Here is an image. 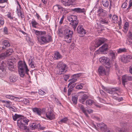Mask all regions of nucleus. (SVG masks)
I'll use <instances>...</instances> for the list:
<instances>
[{"label": "nucleus", "mask_w": 132, "mask_h": 132, "mask_svg": "<svg viewBox=\"0 0 132 132\" xmlns=\"http://www.w3.org/2000/svg\"><path fill=\"white\" fill-rule=\"evenodd\" d=\"M32 31L36 35L38 41L40 44L49 43L52 41L51 36L47 35L46 36H44L46 34V31H39L34 29H33Z\"/></svg>", "instance_id": "f257e3e1"}, {"label": "nucleus", "mask_w": 132, "mask_h": 132, "mask_svg": "<svg viewBox=\"0 0 132 132\" xmlns=\"http://www.w3.org/2000/svg\"><path fill=\"white\" fill-rule=\"evenodd\" d=\"M29 121V120L26 117L20 118L17 120V126L21 130H25L26 132H29L30 129H34L37 126L35 124H33L32 126L28 127L25 125H27L28 122Z\"/></svg>", "instance_id": "f03ea898"}, {"label": "nucleus", "mask_w": 132, "mask_h": 132, "mask_svg": "<svg viewBox=\"0 0 132 132\" xmlns=\"http://www.w3.org/2000/svg\"><path fill=\"white\" fill-rule=\"evenodd\" d=\"M67 19L69 21L71 22L70 24L72 26L73 29L75 30L79 22L78 20H77V16L75 15H72L68 16Z\"/></svg>", "instance_id": "7ed1b4c3"}, {"label": "nucleus", "mask_w": 132, "mask_h": 132, "mask_svg": "<svg viewBox=\"0 0 132 132\" xmlns=\"http://www.w3.org/2000/svg\"><path fill=\"white\" fill-rule=\"evenodd\" d=\"M73 31L69 29L64 30V36L65 41L68 43H70L72 39Z\"/></svg>", "instance_id": "20e7f679"}, {"label": "nucleus", "mask_w": 132, "mask_h": 132, "mask_svg": "<svg viewBox=\"0 0 132 132\" xmlns=\"http://www.w3.org/2000/svg\"><path fill=\"white\" fill-rule=\"evenodd\" d=\"M67 65L63 64L62 62H59L57 65L56 73L58 75H61L64 72Z\"/></svg>", "instance_id": "39448f33"}, {"label": "nucleus", "mask_w": 132, "mask_h": 132, "mask_svg": "<svg viewBox=\"0 0 132 132\" xmlns=\"http://www.w3.org/2000/svg\"><path fill=\"white\" fill-rule=\"evenodd\" d=\"M48 111L46 113V117L50 120L54 119L55 118V115L53 113V106H50Z\"/></svg>", "instance_id": "423d86ee"}, {"label": "nucleus", "mask_w": 132, "mask_h": 132, "mask_svg": "<svg viewBox=\"0 0 132 132\" xmlns=\"http://www.w3.org/2000/svg\"><path fill=\"white\" fill-rule=\"evenodd\" d=\"M18 70H22V69L25 70L26 73L28 75V72L29 70L28 69L27 66L24 61L22 62V61H20L18 63Z\"/></svg>", "instance_id": "0eeeda50"}, {"label": "nucleus", "mask_w": 132, "mask_h": 132, "mask_svg": "<svg viewBox=\"0 0 132 132\" xmlns=\"http://www.w3.org/2000/svg\"><path fill=\"white\" fill-rule=\"evenodd\" d=\"M108 17L110 19L112 18L111 21L114 23H118V25L119 26L121 23V20L120 17L119 18V20H118V16L116 15H114L112 16L111 14H109Z\"/></svg>", "instance_id": "6e6552de"}, {"label": "nucleus", "mask_w": 132, "mask_h": 132, "mask_svg": "<svg viewBox=\"0 0 132 132\" xmlns=\"http://www.w3.org/2000/svg\"><path fill=\"white\" fill-rule=\"evenodd\" d=\"M77 31L80 36L81 37L83 36L86 33V31L83 28L82 26L81 25H79L78 27Z\"/></svg>", "instance_id": "1a4fd4ad"}, {"label": "nucleus", "mask_w": 132, "mask_h": 132, "mask_svg": "<svg viewBox=\"0 0 132 132\" xmlns=\"http://www.w3.org/2000/svg\"><path fill=\"white\" fill-rule=\"evenodd\" d=\"M132 80V76L129 75H125L122 76V84L125 86V83L129 81Z\"/></svg>", "instance_id": "9d476101"}, {"label": "nucleus", "mask_w": 132, "mask_h": 132, "mask_svg": "<svg viewBox=\"0 0 132 132\" xmlns=\"http://www.w3.org/2000/svg\"><path fill=\"white\" fill-rule=\"evenodd\" d=\"M106 39L104 38H101L96 40L94 46L96 48L99 47L106 40Z\"/></svg>", "instance_id": "9b49d317"}, {"label": "nucleus", "mask_w": 132, "mask_h": 132, "mask_svg": "<svg viewBox=\"0 0 132 132\" xmlns=\"http://www.w3.org/2000/svg\"><path fill=\"white\" fill-rule=\"evenodd\" d=\"M81 75L80 73H77L73 75L72 76V79L69 80L70 82L68 85V86L71 85L73 83L76 82L77 80V78Z\"/></svg>", "instance_id": "f8f14e48"}, {"label": "nucleus", "mask_w": 132, "mask_h": 132, "mask_svg": "<svg viewBox=\"0 0 132 132\" xmlns=\"http://www.w3.org/2000/svg\"><path fill=\"white\" fill-rule=\"evenodd\" d=\"M32 110L35 114H36L40 116L41 115L42 113H45V109H43L42 110L39 108H32Z\"/></svg>", "instance_id": "ddd939ff"}, {"label": "nucleus", "mask_w": 132, "mask_h": 132, "mask_svg": "<svg viewBox=\"0 0 132 132\" xmlns=\"http://www.w3.org/2000/svg\"><path fill=\"white\" fill-rule=\"evenodd\" d=\"M53 10L55 12H58L60 11L61 13L63 11L64 9L60 5L56 4L53 6Z\"/></svg>", "instance_id": "4468645a"}, {"label": "nucleus", "mask_w": 132, "mask_h": 132, "mask_svg": "<svg viewBox=\"0 0 132 132\" xmlns=\"http://www.w3.org/2000/svg\"><path fill=\"white\" fill-rule=\"evenodd\" d=\"M13 52V50L12 48H10L6 50L4 53H2L0 55L1 57H3L4 58L10 55Z\"/></svg>", "instance_id": "2eb2a0df"}, {"label": "nucleus", "mask_w": 132, "mask_h": 132, "mask_svg": "<svg viewBox=\"0 0 132 132\" xmlns=\"http://www.w3.org/2000/svg\"><path fill=\"white\" fill-rule=\"evenodd\" d=\"M108 49V45L106 44H105L100 48L99 50L102 53L105 54L106 53Z\"/></svg>", "instance_id": "dca6fc26"}, {"label": "nucleus", "mask_w": 132, "mask_h": 132, "mask_svg": "<svg viewBox=\"0 0 132 132\" xmlns=\"http://www.w3.org/2000/svg\"><path fill=\"white\" fill-rule=\"evenodd\" d=\"M126 43L128 45H132V34L130 32L128 33V36L126 40Z\"/></svg>", "instance_id": "f3484780"}, {"label": "nucleus", "mask_w": 132, "mask_h": 132, "mask_svg": "<svg viewBox=\"0 0 132 132\" xmlns=\"http://www.w3.org/2000/svg\"><path fill=\"white\" fill-rule=\"evenodd\" d=\"M73 1L72 0H62V3L65 6H69L72 4Z\"/></svg>", "instance_id": "a211bd4d"}, {"label": "nucleus", "mask_w": 132, "mask_h": 132, "mask_svg": "<svg viewBox=\"0 0 132 132\" xmlns=\"http://www.w3.org/2000/svg\"><path fill=\"white\" fill-rule=\"evenodd\" d=\"M109 59L106 57L103 56L99 59L100 62L103 64L106 63L107 64H109Z\"/></svg>", "instance_id": "6ab92c4d"}, {"label": "nucleus", "mask_w": 132, "mask_h": 132, "mask_svg": "<svg viewBox=\"0 0 132 132\" xmlns=\"http://www.w3.org/2000/svg\"><path fill=\"white\" fill-rule=\"evenodd\" d=\"M88 98V96L86 94H84L80 97L79 101L82 104H84L86 100Z\"/></svg>", "instance_id": "aec40b11"}, {"label": "nucleus", "mask_w": 132, "mask_h": 132, "mask_svg": "<svg viewBox=\"0 0 132 132\" xmlns=\"http://www.w3.org/2000/svg\"><path fill=\"white\" fill-rule=\"evenodd\" d=\"M98 15L99 16H106V12L101 8H100L98 10Z\"/></svg>", "instance_id": "412c9836"}, {"label": "nucleus", "mask_w": 132, "mask_h": 132, "mask_svg": "<svg viewBox=\"0 0 132 132\" xmlns=\"http://www.w3.org/2000/svg\"><path fill=\"white\" fill-rule=\"evenodd\" d=\"M98 70L100 75H106L105 69L102 67H100L98 69Z\"/></svg>", "instance_id": "4be33fe9"}, {"label": "nucleus", "mask_w": 132, "mask_h": 132, "mask_svg": "<svg viewBox=\"0 0 132 132\" xmlns=\"http://www.w3.org/2000/svg\"><path fill=\"white\" fill-rule=\"evenodd\" d=\"M18 79V77L14 75H11L10 77V81L11 82H15Z\"/></svg>", "instance_id": "5701e85b"}, {"label": "nucleus", "mask_w": 132, "mask_h": 132, "mask_svg": "<svg viewBox=\"0 0 132 132\" xmlns=\"http://www.w3.org/2000/svg\"><path fill=\"white\" fill-rule=\"evenodd\" d=\"M71 10L77 13H83L85 11L84 9H81L80 8H77L72 9Z\"/></svg>", "instance_id": "b1692460"}, {"label": "nucleus", "mask_w": 132, "mask_h": 132, "mask_svg": "<svg viewBox=\"0 0 132 132\" xmlns=\"http://www.w3.org/2000/svg\"><path fill=\"white\" fill-rule=\"evenodd\" d=\"M99 21L102 24H108L109 23L108 20L107 18L104 19L102 18H100L99 19Z\"/></svg>", "instance_id": "393cba45"}, {"label": "nucleus", "mask_w": 132, "mask_h": 132, "mask_svg": "<svg viewBox=\"0 0 132 132\" xmlns=\"http://www.w3.org/2000/svg\"><path fill=\"white\" fill-rule=\"evenodd\" d=\"M54 57L53 58L55 60H58L62 57V56L60 54L57 52H55L54 54Z\"/></svg>", "instance_id": "a878e982"}, {"label": "nucleus", "mask_w": 132, "mask_h": 132, "mask_svg": "<svg viewBox=\"0 0 132 132\" xmlns=\"http://www.w3.org/2000/svg\"><path fill=\"white\" fill-rule=\"evenodd\" d=\"M8 68L10 71H12L14 70L13 63L12 62H10L9 63H9H8Z\"/></svg>", "instance_id": "bb28decb"}, {"label": "nucleus", "mask_w": 132, "mask_h": 132, "mask_svg": "<svg viewBox=\"0 0 132 132\" xmlns=\"http://www.w3.org/2000/svg\"><path fill=\"white\" fill-rule=\"evenodd\" d=\"M31 23L32 24V27L34 28H36L37 26H38L39 25V23L34 19H32V20Z\"/></svg>", "instance_id": "cd10ccee"}, {"label": "nucleus", "mask_w": 132, "mask_h": 132, "mask_svg": "<svg viewBox=\"0 0 132 132\" xmlns=\"http://www.w3.org/2000/svg\"><path fill=\"white\" fill-rule=\"evenodd\" d=\"M115 52L113 51H110L108 53V55L111 57L112 59H115L116 58L115 56Z\"/></svg>", "instance_id": "c85d7f7f"}, {"label": "nucleus", "mask_w": 132, "mask_h": 132, "mask_svg": "<svg viewBox=\"0 0 132 132\" xmlns=\"http://www.w3.org/2000/svg\"><path fill=\"white\" fill-rule=\"evenodd\" d=\"M94 101L91 99H88L86 101V104L87 105L91 106L94 103Z\"/></svg>", "instance_id": "c756f323"}, {"label": "nucleus", "mask_w": 132, "mask_h": 132, "mask_svg": "<svg viewBox=\"0 0 132 132\" xmlns=\"http://www.w3.org/2000/svg\"><path fill=\"white\" fill-rule=\"evenodd\" d=\"M102 3L104 6L108 7L109 5V2L107 0H102Z\"/></svg>", "instance_id": "7c9ffc66"}, {"label": "nucleus", "mask_w": 132, "mask_h": 132, "mask_svg": "<svg viewBox=\"0 0 132 132\" xmlns=\"http://www.w3.org/2000/svg\"><path fill=\"white\" fill-rule=\"evenodd\" d=\"M5 64L4 63L3 61H0V70L3 71L5 69Z\"/></svg>", "instance_id": "2f4dec72"}, {"label": "nucleus", "mask_w": 132, "mask_h": 132, "mask_svg": "<svg viewBox=\"0 0 132 132\" xmlns=\"http://www.w3.org/2000/svg\"><path fill=\"white\" fill-rule=\"evenodd\" d=\"M78 97L77 96H74L72 97V100L74 104H77V102Z\"/></svg>", "instance_id": "473e14b6"}, {"label": "nucleus", "mask_w": 132, "mask_h": 132, "mask_svg": "<svg viewBox=\"0 0 132 132\" xmlns=\"http://www.w3.org/2000/svg\"><path fill=\"white\" fill-rule=\"evenodd\" d=\"M24 69H22V70H18L19 73L20 77H23L24 76L25 74V72L24 71Z\"/></svg>", "instance_id": "72a5a7b5"}, {"label": "nucleus", "mask_w": 132, "mask_h": 132, "mask_svg": "<svg viewBox=\"0 0 132 132\" xmlns=\"http://www.w3.org/2000/svg\"><path fill=\"white\" fill-rule=\"evenodd\" d=\"M105 125V124L102 123L97 124V129H102L104 128V126Z\"/></svg>", "instance_id": "f704fd0d"}, {"label": "nucleus", "mask_w": 132, "mask_h": 132, "mask_svg": "<svg viewBox=\"0 0 132 132\" xmlns=\"http://www.w3.org/2000/svg\"><path fill=\"white\" fill-rule=\"evenodd\" d=\"M117 52L118 53H120L123 52H126L127 51V50L125 48H120L117 50Z\"/></svg>", "instance_id": "c9c22d12"}, {"label": "nucleus", "mask_w": 132, "mask_h": 132, "mask_svg": "<svg viewBox=\"0 0 132 132\" xmlns=\"http://www.w3.org/2000/svg\"><path fill=\"white\" fill-rule=\"evenodd\" d=\"M3 44L6 47H8L10 46L9 41L7 40H4L3 42Z\"/></svg>", "instance_id": "e433bc0d"}, {"label": "nucleus", "mask_w": 132, "mask_h": 132, "mask_svg": "<svg viewBox=\"0 0 132 132\" xmlns=\"http://www.w3.org/2000/svg\"><path fill=\"white\" fill-rule=\"evenodd\" d=\"M21 116V115L17 114H16L14 116H13L12 118L14 121H16L17 119L20 118Z\"/></svg>", "instance_id": "4c0bfd02"}, {"label": "nucleus", "mask_w": 132, "mask_h": 132, "mask_svg": "<svg viewBox=\"0 0 132 132\" xmlns=\"http://www.w3.org/2000/svg\"><path fill=\"white\" fill-rule=\"evenodd\" d=\"M68 119L67 118L65 117L61 120L59 122L60 124H61L62 123H66L68 121Z\"/></svg>", "instance_id": "58836bf2"}, {"label": "nucleus", "mask_w": 132, "mask_h": 132, "mask_svg": "<svg viewBox=\"0 0 132 132\" xmlns=\"http://www.w3.org/2000/svg\"><path fill=\"white\" fill-rule=\"evenodd\" d=\"M111 89L112 90V91L114 92L117 91L120 92V89L118 87L112 88Z\"/></svg>", "instance_id": "ea45409f"}, {"label": "nucleus", "mask_w": 132, "mask_h": 132, "mask_svg": "<svg viewBox=\"0 0 132 132\" xmlns=\"http://www.w3.org/2000/svg\"><path fill=\"white\" fill-rule=\"evenodd\" d=\"M79 107L83 112H85V109L84 108V106L82 105L81 104H79Z\"/></svg>", "instance_id": "a19ab883"}, {"label": "nucleus", "mask_w": 132, "mask_h": 132, "mask_svg": "<svg viewBox=\"0 0 132 132\" xmlns=\"http://www.w3.org/2000/svg\"><path fill=\"white\" fill-rule=\"evenodd\" d=\"M118 132H128V131L125 128L122 127L119 129Z\"/></svg>", "instance_id": "79ce46f5"}, {"label": "nucleus", "mask_w": 132, "mask_h": 132, "mask_svg": "<svg viewBox=\"0 0 132 132\" xmlns=\"http://www.w3.org/2000/svg\"><path fill=\"white\" fill-rule=\"evenodd\" d=\"M22 102L25 104H28L29 103V102L27 99L24 98L22 101Z\"/></svg>", "instance_id": "37998d69"}, {"label": "nucleus", "mask_w": 132, "mask_h": 132, "mask_svg": "<svg viewBox=\"0 0 132 132\" xmlns=\"http://www.w3.org/2000/svg\"><path fill=\"white\" fill-rule=\"evenodd\" d=\"M4 19L3 18L0 16V24L1 25H3L4 23Z\"/></svg>", "instance_id": "c03bdc74"}, {"label": "nucleus", "mask_w": 132, "mask_h": 132, "mask_svg": "<svg viewBox=\"0 0 132 132\" xmlns=\"http://www.w3.org/2000/svg\"><path fill=\"white\" fill-rule=\"evenodd\" d=\"M132 6V0H130L129 1V5L128 6V7L127 8L126 10V11L127 12H128L129 10L130 9V7H131Z\"/></svg>", "instance_id": "a18cd8bd"}, {"label": "nucleus", "mask_w": 132, "mask_h": 132, "mask_svg": "<svg viewBox=\"0 0 132 132\" xmlns=\"http://www.w3.org/2000/svg\"><path fill=\"white\" fill-rule=\"evenodd\" d=\"M4 34L7 35L8 34V30L7 27H5L3 29V31Z\"/></svg>", "instance_id": "49530a36"}, {"label": "nucleus", "mask_w": 132, "mask_h": 132, "mask_svg": "<svg viewBox=\"0 0 132 132\" xmlns=\"http://www.w3.org/2000/svg\"><path fill=\"white\" fill-rule=\"evenodd\" d=\"M126 57L125 56H122L121 58V61L124 63H126Z\"/></svg>", "instance_id": "de8ad7c7"}, {"label": "nucleus", "mask_w": 132, "mask_h": 132, "mask_svg": "<svg viewBox=\"0 0 132 132\" xmlns=\"http://www.w3.org/2000/svg\"><path fill=\"white\" fill-rule=\"evenodd\" d=\"M38 93L39 94L42 95H44L45 94V92L41 89H40L38 91Z\"/></svg>", "instance_id": "09e8293b"}, {"label": "nucleus", "mask_w": 132, "mask_h": 132, "mask_svg": "<svg viewBox=\"0 0 132 132\" xmlns=\"http://www.w3.org/2000/svg\"><path fill=\"white\" fill-rule=\"evenodd\" d=\"M29 65L32 68H35V67L34 64L32 63V61H30V60H29Z\"/></svg>", "instance_id": "8fccbe9b"}, {"label": "nucleus", "mask_w": 132, "mask_h": 132, "mask_svg": "<svg viewBox=\"0 0 132 132\" xmlns=\"http://www.w3.org/2000/svg\"><path fill=\"white\" fill-rule=\"evenodd\" d=\"M5 97L7 98L11 99V100H13L14 99L13 96L11 95H6L5 96Z\"/></svg>", "instance_id": "3c124183"}, {"label": "nucleus", "mask_w": 132, "mask_h": 132, "mask_svg": "<svg viewBox=\"0 0 132 132\" xmlns=\"http://www.w3.org/2000/svg\"><path fill=\"white\" fill-rule=\"evenodd\" d=\"M63 77L64 80L66 81L69 79V76L68 75H65L63 76Z\"/></svg>", "instance_id": "603ef678"}, {"label": "nucleus", "mask_w": 132, "mask_h": 132, "mask_svg": "<svg viewBox=\"0 0 132 132\" xmlns=\"http://www.w3.org/2000/svg\"><path fill=\"white\" fill-rule=\"evenodd\" d=\"M2 102L3 103H6L9 105H11L12 104V103L11 102L7 101L2 100Z\"/></svg>", "instance_id": "864d4df0"}, {"label": "nucleus", "mask_w": 132, "mask_h": 132, "mask_svg": "<svg viewBox=\"0 0 132 132\" xmlns=\"http://www.w3.org/2000/svg\"><path fill=\"white\" fill-rule=\"evenodd\" d=\"M83 87V86H82V85H81V86L78 85L76 86L75 88L76 89H82Z\"/></svg>", "instance_id": "5fc2aeb1"}, {"label": "nucleus", "mask_w": 132, "mask_h": 132, "mask_svg": "<svg viewBox=\"0 0 132 132\" xmlns=\"http://www.w3.org/2000/svg\"><path fill=\"white\" fill-rule=\"evenodd\" d=\"M127 5V3L126 2L123 3L121 7L123 8L126 7Z\"/></svg>", "instance_id": "6e6d98bb"}, {"label": "nucleus", "mask_w": 132, "mask_h": 132, "mask_svg": "<svg viewBox=\"0 0 132 132\" xmlns=\"http://www.w3.org/2000/svg\"><path fill=\"white\" fill-rule=\"evenodd\" d=\"M17 11V13L18 16H20V14H21L22 13V12L21 11V10H19L18 8L16 9V12Z\"/></svg>", "instance_id": "4d7b16f0"}, {"label": "nucleus", "mask_w": 132, "mask_h": 132, "mask_svg": "<svg viewBox=\"0 0 132 132\" xmlns=\"http://www.w3.org/2000/svg\"><path fill=\"white\" fill-rule=\"evenodd\" d=\"M75 85L76 84H73L72 85H71L70 86L69 88L73 90V88L75 86Z\"/></svg>", "instance_id": "13d9d810"}, {"label": "nucleus", "mask_w": 132, "mask_h": 132, "mask_svg": "<svg viewBox=\"0 0 132 132\" xmlns=\"http://www.w3.org/2000/svg\"><path fill=\"white\" fill-rule=\"evenodd\" d=\"M64 16L63 15H62V17L61 18V19L60 21V24H62L63 22V21L64 20Z\"/></svg>", "instance_id": "bf43d9fd"}, {"label": "nucleus", "mask_w": 132, "mask_h": 132, "mask_svg": "<svg viewBox=\"0 0 132 132\" xmlns=\"http://www.w3.org/2000/svg\"><path fill=\"white\" fill-rule=\"evenodd\" d=\"M100 92L101 94L102 95H103H103H104L105 94L104 92L103 91V90H101L100 91Z\"/></svg>", "instance_id": "052dcab7"}, {"label": "nucleus", "mask_w": 132, "mask_h": 132, "mask_svg": "<svg viewBox=\"0 0 132 132\" xmlns=\"http://www.w3.org/2000/svg\"><path fill=\"white\" fill-rule=\"evenodd\" d=\"M129 71L130 73L132 74V65H130L129 67Z\"/></svg>", "instance_id": "680f3d73"}, {"label": "nucleus", "mask_w": 132, "mask_h": 132, "mask_svg": "<svg viewBox=\"0 0 132 132\" xmlns=\"http://www.w3.org/2000/svg\"><path fill=\"white\" fill-rule=\"evenodd\" d=\"M62 34H64V32H63L62 31L61 29H59V35Z\"/></svg>", "instance_id": "e2e57ef3"}, {"label": "nucleus", "mask_w": 132, "mask_h": 132, "mask_svg": "<svg viewBox=\"0 0 132 132\" xmlns=\"http://www.w3.org/2000/svg\"><path fill=\"white\" fill-rule=\"evenodd\" d=\"M108 92L109 94H114V92L112 91V90H111V89L110 90H108Z\"/></svg>", "instance_id": "0e129e2a"}, {"label": "nucleus", "mask_w": 132, "mask_h": 132, "mask_svg": "<svg viewBox=\"0 0 132 132\" xmlns=\"http://www.w3.org/2000/svg\"><path fill=\"white\" fill-rule=\"evenodd\" d=\"M93 118H94V119H96L98 121H100V118L98 117L94 116L93 117Z\"/></svg>", "instance_id": "69168bd1"}, {"label": "nucleus", "mask_w": 132, "mask_h": 132, "mask_svg": "<svg viewBox=\"0 0 132 132\" xmlns=\"http://www.w3.org/2000/svg\"><path fill=\"white\" fill-rule=\"evenodd\" d=\"M123 100V98L122 97H118L117 100L118 101L120 102L121 101Z\"/></svg>", "instance_id": "338daca9"}, {"label": "nucleus", "mask_w": 132, "mask_h": 132, "mask_svg": "<svg viewBox=\"0 0 132 132\" xmlns=\"http://www.w3.org/2000/svg\"><path fill=\"white\" fill-rule=\"evenodd\" d=\"M105 132H113V131L112 130H109V129H107Z\"/></svg>", "instance_id": "774afa93"}]
</instances>
